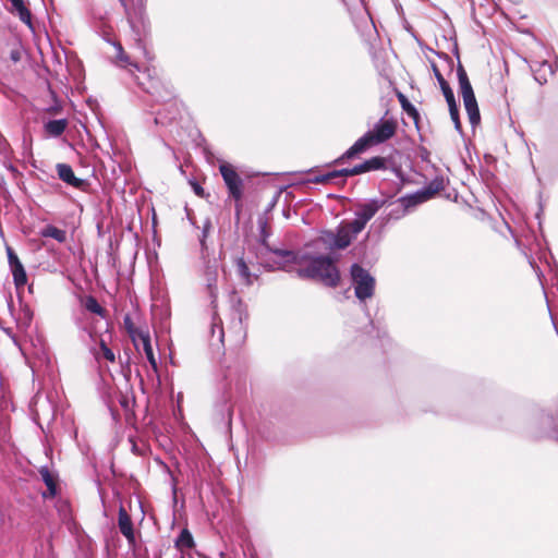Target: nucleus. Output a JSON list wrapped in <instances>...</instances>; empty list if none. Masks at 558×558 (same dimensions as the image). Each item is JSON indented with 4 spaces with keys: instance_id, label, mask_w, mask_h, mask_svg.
Wrapping results in <instances>:
<instances>
[{
    "instance_id": "nucleus-26",
    "label": "nucleus",
    "mask_w": 558,
    "mask_h": 558,
    "mask_svg": "<svg viewBox=\"0 0 558 558\" xmlns=\"http://www.w3.org/2000/svg\"><path fill=\"white\" fill-rule=\"evenodd\" d=\"M7 45L10 48V60L13 63L20 62L22 60V54H23L22 44L17 39H14V40L8 43Z\"/></svg>"
},
{
    "instance_id": "nucleus-6",
    "label": "nucleus",
    "mask_w": 558,
    "mask_h": 558,
    "mask_svg": "<svg viewBox=\"0 0 558 558\" xmlns=\"http://www.w3.org/2000/svg\"><path fill=\"white\" fill-rule=\"evenodd\" d=\"M7 255L14 286L16 289L24 288L27 283V275L22 262L11 246H7Z\"/></svg>"
},
{
    "instance_id": "nucleus-20",
    "label": "nucleus",
    "mask_w": 558,
    "mask_h": 558,
    "mask_svg": "<svg viewBox=\"0 0 558 558\" xmlns=\"http://www.w3.org/2000/svg\"><path fill=\"white\" fill-rule=\"evenodd\" d=\"M40 235L43 238H52L59 243H64L66 241V232L65 230L59 229L52 225H48L40 230Z\"/></svg>"
},
{
    "instance_id": "nucleus-17",
    "label": "nucleus",
    "mask_w": 558,
    "mask_h": 558,
    "mask_svg": "<svg viewBox=\"0 0 558 558\" xmlns=\"http://www.w3.org/2000/svg\"><path fill=\"white\" fill-rule=\"evenodd\" d=\"M174 546L181 553L193 548L195 546L194 538L187 529H183L174 542Z\"/></svg>"
},
{
    "instance_id": "nucleus-24",
    "label": "nucleus",
    "mask_w": 558,
    "mask_h": 558,
    "mask_svg": "<svg viewBox=\"0 0 558 558\" xmlns=\"http://www.w3.org/2000/svg\"><path fill=\"white\" fill-rule=\"evenodd\" d=\"M233 312L239 320V325H243L248 319L247 305L240 298L233 304Z\"/></svg>"
},
{
    "instance_id": "nucleus-15",
    "label": "nucleus",
    "mask_w": 558,
    "mask_h": 558,
    "mask_svg": "<svg viewBox=\"0 0 558 558\" xmlns=\"http://www.w3.org/2000/svg\"><path fill=\"white\" fill-rule=\"evenodd\" d=\"M463 105L472 126H476L481 122V113L476 97L463 99Z\"/></svg>"
},
{
    "instance_id": "nucleus-3",
    "label": "nucleus",
    "mask_w": 558,
    "mask_h": 558,
    "mask_svg": "<svg viewBox=\"0 0 558 558\" xmlns=\"http://www.w3.org/2000/svg\"><path fill=\"white\" fill-rule=\"evenodd\" d=\"M351 278L354 284L355 296L365 301L374 295L375 279L359 264L351 266Z\"/></svg>"
},
{
    "instance_id": "nucleus-12",
    "label": "nucleus",
    "mask_w": 558,
    "mask_h": 558,
    "mask_svg": "<svg viewBox=\"0 0 558 558\" xmlns=\"http://www.w3.org/2000/svg\"><path fill=\"white\" fill-rule=\"evenodd\" d=\"M345 172H347V169L333 170V171H330V172L325 173V174L316 175L313 179H311L310 182L315 183V184H327V183H330V182H332V181H335L337 179H340L339 184L340 185H344L345 181H347V178H348Z\"/></svg>"
},
{
    "instance_id": "nucleus-14",
    "label": "nucleus",
    "mask_w": 558,
    "mask_h": 558,
    "mask_svg": "<svg viewBox=\"0 0 558 558\" xmlns=\"http://www.w3.org/2000/svg\"><path fill=\"white\" fill-rule=\"evenodd\" d=\"M432 70H433V73H434L438 84H439V87L442 92V95H444L446 101L454 99L456 97H454V94H453V90H452L450 84L448 83V81L445 78V76L440 72V69L438 68V65L434 62H432Z\"/></svg>"
},
{
    "instance_id": "nucleus-21",
    "label": "nucleus",
    "mask_w": 558,
    "mask_h": 558,
    "mask_svg": "<svg viewBox=\"0 0 558 558\" xmlns=\"http://www.w3.org/2000/svg\"><path fill=\"white\" fill-rule=\"evenodd\" d=\"M398 202L402 205L404 210H408V209H410L412 207H415V206L426 202V199L422 195L421 191H418V192H416L414 194H410V195H405V196L400 197L398 199Z\"/></svg>"
},
{
    "instance_id": "nucleus-10",
    "label": "nucleus",
    "mask_w": 558,
    "mask_h": 558,
    "mask_svg": "<svg viewBox=\"0 0 558 558\" xmlns=\"http://www.w3.org/2000/svg\"><path fill=\"white\" fill-rule=\"evenodd\" d=\"M118 526H119L120 532L128 539L129 544L134 545L135 535H134L133 522L123 505H120V507H119Z\"/></svg>"
},
{
    "instance_id": "nucleus-19",
    "label": "nucleus",
    "mask_w": 558,
    "mask_h": 558,
    "mask_svg": "<svg viewBox=\"0 0 558 558\" xmlns=\"http://www.w3.org/2000/svg\"><path fill=\"white\" fill-rule=\"evenodd\" d=\"M66 126L68 121L65 119L50 120L45 124V130L49 135L58 137L63 134Z\"/></svg>"
},
{
    "instance_id": "nucleus-25",
    "label": "nucleus",
    "mask_w": 558,
    "mask_h": 558,
    "mask_svg": "<svg viewBox=\"0 0 558 558\" xmlns=\"http://www.w3.org/2000/svg\"><path fill=\"white\" fill-rule=\"evenodd\" d=\"M114 47H116V50H117L116 60H117V63L120 66H123V68L134 66V68L137 69V64L133 63L131 61L129 54L123 50L121 44H117Z\"/></svg>"
},
{
    "instance_id": "nucleus-33",
    "label": "nucleus",
    "mask_w": 558,
    "mask_h": 558,
    "mask_svg": "<svg viewBox=\"0 0 558 558\" xmlns=\"http://www.w3.org/2000/svg\"><path fill=\"white\" fill-rule=\"evenodd\" d=\"M208 290L210 296L215 300L217 298L216 272L208 277Z\"/></svg>"
},
{
    "instance_id": "nucleus-13",
    "label": "nucleus",
    "mask_w": 558,
    "mask_h": 558,
    "mask_svg": "<svg viewBox=\"0 0 558 558\" xmlns=\"http://www.w3.org/2000/svg\"><path fill=\"white\" fill-rule=\"evenodd\" d=\"M10 2L11 13L16 14L23 23H25L28 27L32 28V13L29 9L25 5L24 0H10Z\"/></svg>"
},
{
    "instance_id": "nucleus-11",
    "label": "nucleus",
    "mask_w": 558,
    "mask_h": 558,
    "mask_svg": "<svg viewBox=\"0 0 558 558\" xmlns=\"http://www.w3.org/2000/svg\"><path fill=\"white\" fill-rule=\"evenodd\" d=\"M457 76L462 99L475 97L469 75L461 62H459L457 66Z\"/></svg>"
},
{
    "instance_id": "nucleus-2",
    "label": "nucleus",
    "mask_w": 558,
    "mask_h": 558,
    "mask_svg": "<svg viewBox=\"0 0 558 558\" xmlns=\"http://www.w3.org/2000/svg\"><path fill=\"white\" fill-rule=\"evenodd\" d=\"M398 122L395 118H381L372 130L360 137L347 151L338 157L333 163L341 165L349 159L365 153L373 146L380 145L397 134Z\"/></svg>"
},
{
    "instance_id": "nucleus-31",
    "label": "nucleus",
    "mask_w": 558,
    "mask_h": 558,
    "mask_svg": "<svg viewBox=\"0 0 558 558\" xmlns=\"http://www.w3.org/2000/svg\"><path fill=\"white\" fill-rule=\"evenodd\" d=\"M120 405L123 408V410L128 413H132L133 412V405L135 403V399L133 397H129V396H121L120 398Z\"/></svg>"
},
{
    "instance_id": "nucleus-1",
    "label": "nucleus",
    "mask_w": 558,
    "mask_h": 558,
    "mask_svg": "<svg viewBox=\"0 0 558 558\" xmlns=\"http://www.w3.org/2000/svg\"><path fill=\"white\" fill-rule=\"evenodd\" d=\"M275 253L288 263L299 265L296 274L303 279L320 281L327 287L336 288L340 282V272L330 256H299L287 250H277Z\"/></svg>"
},
{
    "instance_id": "nucleus-7",
    "label": "nucleus",
    "mask_w": 558,
    "mask_h": 558,
    "mask_svg": "<svg viewBox=\"0 0 558 558\" xmlns=\"http://www.w3.org/2000/svg\"><path fill=\"white\" fill-rule=\"evenodd\" d=\"M388 168V160L383 156H374L364 162L354 166L353 168L347 169L345 174L348 177L359 175L365 172L386 170Z\"/></svg>"
},
{
    "instance_id": "nucleus-39",
    "label": "nucleus",
    "mask_w": 558,
    "mask_h": 558,
    "mask_svg": "<svg viewBox=\"0 0 558 558\" xmlns=\"http://www.w3.org/2000/svg\"><path fill=\"white\" fill-rule=\"evenodd\" d=\"M120 2L124 8L126 7L125 0H120Z\"/></svg>"
},
{
    "instance_id": "nucleus-5",
    "label": "nucleus",
    "mask_w": 558,
    "mask_h": 558,
    "mask_svg": "<svg viewBox=\"0 0 558 558\" xmlns=\"http://www.w3.org/2000/svg\"><path fill=\"white\" fill-rule=\"evenodd\" d=\"M386 205L385 199H372L357 205L356 218L352 220L354 231H362L366 223Z\"/></svg>"
},
{
    "instance_id": "nucleus-23",
    "label": "nucleus",
    "mask_w": 558,
    "mask_h": 558,
    "mask_svg": "<svg viewBox=\"0 0 558 558\" xmlns=\"http://www.w3.org/2000/svg\"><path fill=\"white\" fill-rule=\"evenodd\" d=\"M85 308L94 314L99 315L100 317H106L107 311L98 303L97 299L93 295L86 296L84 301Z\"/></svg>"
},
{
    "instance_id": "nucleus-32",
    "label": "nucleus",
    "mask_w": 558,
    "mask_h": 558,
    "mask_svg": "<svg viewBox=\"0 0 558 558\" xmlns=\"http://www.w3.org/2000/svg\"><path fill=\"white\" fill-rule=\"evenodd\" d=\"M132 341L136 343V340H141V342H144V337H150L148 331H145L141 328L135 327V332L128 333Z\"/></svg>"
},
{
    "instance_id": "nucleus-29",
    "label": "nucleus",
    "mask_w": 558,
    "mask_h": 558,
    "mask_svg": "<svg viewBox=\"0 0 558 558\" xmlns=\"http://www.w3.org/2000/svg\"><path fill=\"white\" fill-rule=\"evenodd\" d=\"M40 475L43 477V481L45 482L47 488L49 489V493L51 496H54L57 493V483L52 474L47 469L40 470Z\"/></svg>"
},
{
    "instance_id": "nucleus-9",
    "label": "nucleus",
    "mask_w": 558,
    "mask_h": 558,
    "mask_svg": "<svg viewBox=\"0 0 558 558\" xmlns=\"http://www.w3.org/2000/svg\"><path fill=\"white\" fill-rule=\"evenodd\" d=\"M57 173L60 180H62L68 185H71L81 191H85L88 186L86 180L76 178L72 167L68 163H58L57 165Z\"/></svg>"
},
{
    "instance_id": "nucleus-4",
    "label": "nucleus",
    "mask_w": 558,
    "mask_h": 558,
    "mask_svg": "<svg viewBox=\"0 0 558 558\" xmlns=\"http://www.w3.org/2000/svg\"><path fill=\"white\" fill-rule=\"evenodd\" d=\"M219 172L223 179V182L228 189L229 196L232 197L236 206H241L243 198L244 183L240 174L236 172L234 166L229 162H222L219 165Z\"/></svg>"
},
{
    "instance_id": "nucleus-27",
    "label": "nucleus",
    "mask_w": 558,
    "mask_h": 558,
    "mask_svg": "<svg viewBox=\"0 0 558 558\" xmlns=\"http://www.w3.org/2000/svg\"><path fill=\"white\" fill-rule=\"evenodd\" d=\"M96 359H100L102 356L105 360H107L110 363H114L116 355L113 351L106 344L104 339H100L99 341V352L95 353Z\"/></svg>"
},
{
    "instance_id": "nucleus-22",
    "label": "nucleus",
    "mask_w": 558,
    "mask_h": 558,
    "mask_svg": "<svg viewBox=\"0 0 558 558\" xmlns=\"http://www.w3.org/2000/svg\"><path fill=\"white\" fill-rule=\"evenodd\" d=\"M236 271L238 275L244 280L246 286L253 284L254 276L251 274L250 268L243 257L236 259Z\"/></svg>"
},
{
    "instance_id": "nucleus-37",
    "label": "nucleus",
    "mask_w": 558,
    "mask_h": 558,
    "mask_svg": "<svg viewBox=\"0 0 558 558\" xmlns=\"http://www.w3.org/2000/svg\"><path fill=\"white\" fill-rule=\"evenodd\" d=\"M146 92L149 93V94H155L156 93V88L154 86H151L150 88H146Z\"/></svg>"
},
{
    "instance_id": "nucleus-36",
    "label": "nucleus",
    "mask_w": 558,
    "mask_h": 558,
    "mask_svg": "<svg viewBox=\"0 0 558 558\" xmlns=\"http://www.w3.org/2000/svg\"><path fill=\"white\" fill-rule=\"evenodd\" d=\"M441 58L445 61V63L447 64V68H448V71H449V75L452 74L453 68H454L453 60L449 56H447V54H442Z\"/></svg>"
},
{
    "instance_id": "nucleus-34",
    "label": "nucleus",
    "mask_w": 558,
    "mask_h": 558,
    "mask_svg": "<svg viewBox=\"0 0 558 558\" xmlns=\"http://www.w3.org/2000/svg\"><path fill=\"white\" fill-rule=\"evenodd\" d=\"M123 326L126 330L128 333H133L135 332V324L133 323V319L132 317L126 314L124 317H123Z\"/></svg>"
},
{
    "instance_id": "nucleus-18",
    "label": "nucleus",
    "mask_w": 558,
    "mask_h": 558,
    "mask_svg": "<svg viewBox=\"0 0 558 558\" xmlns=\"http://www.w3.org/2000/svg\"><path fill=\"white\" fill-rule=\"evenodd\" d=\"M445 189L442 178H436L432 182H429L423 190H421L422 195L426 199V202L437 195L440 191Z\"/></svg>"
},
{
    "instance_id": "nucleus-35",
    "label": "nucleus",
    "mask_w": 558,
    "mask_h": 558,
    "mask_svg": "<svg viewBox=\"0 0 558 558\" xmlns=\"http://www.w3.org/2000/svg\"><path fill=\"white\" fill-rule=\"evenodd\" d=\"M190 184H191V187H192L193 192L198 197H205L206 196L204 187L197 181H191Z\"/></svg>"
},
{
    "instance_id": "nucleus-8",
    "label": "nucleus",
    "mask_w": 558,
    "mask_h": 558,
    "mask_svg": "<svg viewBox=\"0 0 558 558\" xmlns=\"http://www.w3.org/2000/svg\"><path fill=\"white\" fill-rule=\"evenodd\" d=\"M361 231H354L352 221H343L338 227L333 245L339 250L347 248Z\"/></svg>"
},
{
    "instance_id": "nucleus-30",
    "label": "nucleus",
    "mask_w": 558,
    "mask_h": 558,
    "mask_svg": "<svg viewBox=\"0 0 558 558\" xmlns=\"http://www.w3.org/2000/svg\"><path fill=\"white\" fill-rule=\"evenodd\" d=\"M142 344H143V350L146 354V357H147L149 364L156 371L157 369V361H156L154 352H153L150 337H144V342Z\"/></svg>"
},
{
    "instance_id": "nucleus-38",
    "label": "nucleus",
    "mask_w": 558,
    "mask_h": 558,
    "mask_svg": "<svg viewBox=\"0 0 558 558\" xmlns=\"http://www.w3.org/2000/svg\"><path fill=\"white\" fill-rule=\"evenodd\" d=\"M262 231H263V234L266 236V223L263 225Z\"/></svg>"
},
{
    "instance_id": "nucleus-28",
    "label": "nucleus",
    "mask_w": 558,
    "mask_h": 558,
    "mask_svg": "<svg viewBox=\"0 0 558 558\" xmlns=\"http://www.w3.org/2000/svg\"><path fill=\"white\" fill-rule=\"evenodd\" d=\"M447 104H448V108H449L450 118L454 124L456 130L461 131L462 125H461V121H460L459 108H458L456 98L447 101Z\"/></svg>"
},
{
    "instance_id": "nucleus-16",
    "label": "nucleus",
    "mask_w": 558,
    "mask_h": 558,
    "mask_svg": "<svg viewBox=\"0 0 558 558\" xmlns=\"http://www.w3.org/2000/svg\"><path fill=\"white\" fill-rule=\"evenodd\" d=\"M397 98L403 111H405L407 114L412 118L414 124L416 125V128H418L421 118L417 109L409 101L405 95L402 94L401 92H397Z\"/></svg>"
}]
</instances>
